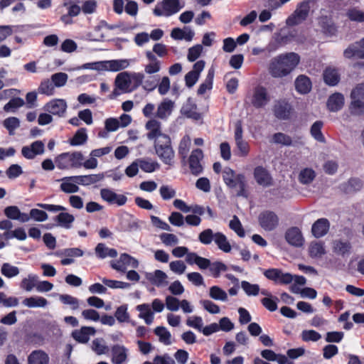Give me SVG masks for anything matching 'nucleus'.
<instances>
[{
	"label": "nucleus",
	"instance_id": "nucleus-41",
	"mask_svg": "<svg viewBox=\"0 0 364 364\" xmlns=\"http://www.w3.org/2000/svg\"><path fill=\"white\" fill-rule=\"evenodd\" d=\"M309 255L312 258H321L326 254L324 243L322 242H311L309 247Z\"/></svg>",
	"mask_w": 364,
	"mask_h": 364
},
{
	"label": "nucleus",
	"instance_id": "nucleus-45",
	"mask_svg": "<svg viewBox=\"0 0 364 364\" xmlns=\"http://www.w3.org/2000/svg\"><path fill=\"white\" fill-rule=\"evenodd\" d=\"M209 296L216 301L225 302L228 300L227 292L218 286H213L210 288Z\"/></svg>",
	"mask_w": 364,
	"mask_h": 364
},
{
	"label": "nucleus",
	"instance_id": "nucleus-52",
	"mask_svg": "<svg viewBox=\"0 0 364 364\" xmlns=\"http://www.w3.org/2000/svg\"><path fill=\"white\" fill-rule=\"evenodd\" d=\"M343 55L346 58H351L353 57H357L358 58H363L360 50V42H355L350 45L343 52Z\"/></svg>",
	"mask_w": 364,
	"mask_h": 364
},
{
	"label": "nucleus",
	"instance_id": "nucleus-7",
	"mask_svg": "<svg viewBox=\"0 0 364 364\" xmlns=\"http://www.w3.org/2000/svg\"><path fill=\"white\" fill-rule=\"evenodd\" d=\"M139 262L134 257L123 253L120 255L119 259L112 261L110 266L112 269L119 272L125 273L128 267L136 269L139 267Z\"/></svg>",
	"mask_w": 364,
	"mask_h": 364
},
{
	"label": "nucleus",
	"instance_id": "nucleus-57",
	"mask_svg": "<svg viewBox=\"0 0 364 364\" xmlns=\"http://www.w3.org/2000/svg\"><path fill=\"white\" fill-rule=\"evenodd\" d=\"M229 228L233 230L240 237L245 236V230L238 217L234 215L229 223Z\"/></svg>",
	"mask_w": 364,
	"mask_h": 364
},
{
	"label": "nucleus",
	"instance_id": "nucleus-33",
	"mask_svg": "<svg viewBox=\"0 0 364 364\" xmlns=\"http://www.w3.org/2000/svg\"><path fill=\"white\" fill-rule=\"evenodd\" d=\"M28 364H48L49 356L42 350H36L28 357Z\"/></svg>",
	"mask_w": 364,
	"mask_h": 364
},
{
	"label": "nucleus",
	"instance_id": "nucleus-29",
	"mask_svg": "<svg viewBox=\"0 0 364 364\" xmlns=\"http://www.w3.org/2000/svg\"><path fill=\"white\" fill-rule=\"evenodd\" d=\"M324 82L330 85L335 86L340 81V74L337 68L333 67H328L323 73Z\"/></svg>",
	"mask_w": 364,
	"mask_h": 364
},
{
	"label": "nucleus",
	"instance_id": "nucleus-9",
	"mask_svg": "<svg viewBox=\"0 0 364 364\" xmlns=\"http://www.w3.org/2000/svg\"><path fill=\"white\" fill-rule=\"evenodd\" d=\"M264 275L269 280L279 284H289L293 282V274L284 272L280 269L271 268L264 272Z\"/></svg>",
	"mask_w": 364,
	"mask_h": 364
},
{
	"label": "nucleus",
	"instance_id": "nucleus-61",
	"mask_svg": "<svg viewBox=\"0 0 364 364\" xmlns=\"http://www.w3.org/2000/svg\"><path fill=\"white\" fill-rule=\"evenodd\" d=\"M302 341L316 342L321 338V335L314 330H304L301 333Z\"/></svg>",
	"mask_w": 364,
	"mask_h": 364
},
{
	"label": "nucleus",
	"instance_id": "nucleus-12",
	"mask_svg": "<svg viewBox=\"0 0 364 364\" xmlns=\"http://www.w3.org/2000/svg\"><path fill=\"white\" fill-rule=\"evenodd\" d=\"M203 159V151L200 149H196L192 151L189 159L188 164L191 172L194 176H198L202 173L203 167L201 161Z\"/></svg>",
	"mask_w": 364,
	"mask_h": 364
},
{
	"label": "nucleus",
	"instance_id": "nucleus-47",
	"mask_svg": "<svg viewBox=\"0 0 364 364\" xmlns=\"http://www.w3.org/2000/svg\"><path fill=\"white\" fill-rule=\"evenodd\" d=\"M1 273L5 277L11 279L18 276L20 273V269L18 267L5 262L1 267Z\"/></svg>",
	"mask_w": 364,
	"mask_h": 364
},
{
	"label": "nucleus",
	"instance_id": "nucleus-51",
	"mask_svg": "<svg viewBox=\"0 0 364 364\" xmlns=\"http://www.w3.org/2000/svg\"><path fill=\"white\" fill-rule=\"evenodd\" d=\"M191 139L188 135H185L178 145V154L183 159H186L190 150Z\"/></svg>",
	"mask_w": 364,
	"mask_h": 364
},
{
	"label": "nucleus",
	"instance_id": "nucleus-64",
	"mask_svg": "<svg viewBox=\"0 0 364 364\" xmlns=\"http://www.w3.org/2000/svg\"><path fill=\"white\" fill-rule=\"evenodd\" d=\"M159 193L164 200H168L176 196V191L172 187L167 185H164L160 187Z\"/></svg>",
	"mask_w": 364,
	"mask_h": 364
},
{
	"label": "nucleus",
	"instance_id": "nucleus-34",
	"mask_svg": "<svg viewBox=\"0 0 364 364\" xmlns=\"http://www.w3.org/2000/svg\"><path fill=\"white\" fill-rule=\"evenodd\" d=\"M274 112L278 119H288L291 112V106L284 101L277 102L274 105Z\"/></svg>",
	"mask_w": 364,
	"mask_h": 364
},
{
	"label": "nucleus",
	"instance_id": "nucleus-21",
	"mask_svg": "<svg viewBox=\"0 0 364 364\" xmlns=\"http://www.w3.org/2000/svg\"><path fill=\"white\" fill-rule=\"evenodd\" d=\"M285 238L289 245L297 247L303 246L304 242L301 232L298 228L289 229L285 234Z\"/></svg>",
	"mask_w": 364,
	"mask_h": 364
},
{
	"label": "nucleus",
	"instance_id": "nucleus-26",
	"mask_svg": "<svg viewBox=\"0 0 364 364\" xmlns=\"http://www.w3.org/2000/svg\"><path fill=\"white\" fill-rule=\"evenodd\" d=\"M174 107V102L169 100H164L157 107L156 117L161 119H166L171 114Z\"/></svg>",
	"mask_w": 364,
	"mask_h": 364
},
{
	"label": "nucleus",
	"instance_id": "nucleus-56",
	"mask_svg": "<svg viewBox=\"0 0 364 364\" xmlns=\"http://www.w3.org/2000/svg\"><path fill=\"white\" fill-rule=\"evenodd\" d=\"M315 177V171L312 168H306L300 171L299 180L303 184H309Z\"/></svg>",
	"mask_w": 364,
	"mask_h": 364
},
{
	"label": "nucleus",
	"instance_id": "nucleus-16",
	"mask_svg": "<svg viewBox=\"0 0 364 364\" xmlns=\"http://www.w3.org/2000/svg\"><path fill=\"white\" fill-rule=\"evenodd\" d=\"M144 276L146 279L157 287H164L168 284L167 274L159 269L152 272H145Z\"/></svg>",
	"mask_w": 364,
	"mask_h": 364
},
{
	"label": "nucleus",
	"instance_id": "nucleus-24",
	"mask_svg": "<svg viewBox=\"0 0 364 364\" xmlns=\"http://www.w3.org/2000/svg\"><path fill=\"white\" fill-rule=\"evenodd\" d=\"M104 70L117 72L127 68L130 65V60L118 59L103 61Z\"/></svg>",
	"mask_w": 364,
	"mask_h": 364
},
{
	"label": "nucleus",
	"instance_id": "nucleus-48",
	"mask_svg": "<svg viewBox=\"0 0 364 364\" xmlns=\"http://www.w3.org/2000/svg\"><path fill=\"white\" fill-rule=\"evenodd\" d=\"M92 350L97 355L106 354L109 351V348L102 338H95L92 341Z\"/></svg>",
	"mask_w": 364,
	"mask_h": 364
},
{
	"label": "nucleus",
	"instance_id": "nucleus-27",
	"mask_svg": "<svg viewBox=\"0 0 364 364\" xmlns=\"http://www.w3.org/2000/svg\"><path fill=\"white\" fill-rule=\"evenodd\" d=\"M195 36L194 31L188 26H185L183 29L174 28L171 32V37L174 40H185L191 41Z\"/></svg>",
	"mask_w": 364,
	"mask_h": 364
},
{
	"label": "nucleus",
	"instance_id": "nucleus-54",
	"mask_svg": "<svg viewBox=\"0 0 364 364\" xmlns=\"http://www.w3.org/2000/svg\"><path fill=\"white\" fill-rule=\"evenodd\" d=\"M323 126L322 121H316L312 124L310 130L311 136L319 142H325V137L321 132Z\"/></svg>",
	"mask_w": 364,
	"mask_h": 364
},
{
	"label": "nucleus",
	"instance_id": "nucleus-14",
	"mask_svg": "<svg viewBox=\"0 0 364 364\" xmlns=\"http://www.w3.org/2000/svg\"><path fill=\"white\" fill-rule=\"evenodd\" d=\"M227 186L233 190L237 196L247 198V184L244 174L238 173L235 180H232Z\"/></svg>",
	"mask_w": 364,
	"mask_h": 364
},
{
	"label": "nucleus",
	"instance_id": "nucleus-15",
	"mask_svg": "<svg viewBox=\"0 0 364 364\" xmlns=\"http://www.w3.org/2000/svg\"><path fill=\"white\" fill-rule=\"evenodd\" d=\"M68 105L65 100L53 99L46 104L44 109L48 113L62 117L66 112Z\"/></svg>",
	"mask_w": 364,
	"mask_h": 364
},
{
	"label": "nucleus",
	"instance_id": "nucleus-46",
	"mask_svg": "<svg viewBox=\"0 0 364 364\" xmlns=\"http://www.w3.org/2000/svg\"><path fill=\"white\" fill-rule=\"evenodd\" d=\"M214 78V70L209 69L205 81L199 86L198 89V95H203L207 90H210L213 87V81Z\"/></svg>",
	"mask_w": 364,
	"mask_h": 364
},
{
	"label": "nucleus",
	"instance_id": "nucleus-35",
	"mask_svg": "<svg viewBox=\"0 0 364 364\" xmlns=\"http://www.w3.org/2000/svg\"><path fill=\"white\" fill-rule=\"evenodd\" d=\"M22 304L28 308H44L48 305V301L44 297L33 296L24 299Z\"/></svg>",
	"mask_w": 364,
	"mask_h": 364
},
{
	"label": "nucleus",
	"instance_id": "nucleus-43",
	"mask_svg": "<svg viewBox=\"0 0 364 364\" xmlns=\"http://www.w3.org/2000/svg\"><path fill=\"white\" fill-rule=\"evenodd\" d=\"M138 162L141 169L146 173H152L160 168V164L151 159H138Z\"/></svg>",
	"mask_w": 364,
	"mask_h": 364
},
{
	"label": "nucleus",
	"instance_id": "nucleus-30",
	"mask_svg": "<svg viewBox=\"0 0 364 364\" xmlns=\"http://www.w3.org/2000/svg\"><path fill=\"white\" fill-rule=\"evenodd\" d=\"M136 309L139 312V317L143 319L147 325L153 323L154 315L149 304H139L136 306Z\"/></svg>",
	"mask_w": 364,
	"mask_h": 364
},
{
	"label": "nucleus",
	"instance_id": "nucleus-39",
	"mask_svg": "<svg viewBox=\"0 0 364 364\" xmlns=\"http://www.w3.org/2000/svg\"><path fill=\"white\" fill-rule=\"evenodd\" d=\"M295 87L298 92L306 94L311 89V82L308 77L299 75L295 80Z\"/></svg>",
	"mask_w": 364,
	"mask_h": 364
},
{
	"label": "nucleus",
	"instance_id": "nucleus-31",
	"mask_svg": "<svg viewBox=\"0 0 364 364\" xmlns=\"http://www.w3.org/2000/svg\"><path fill=\"white\" fill-rule=\"evenodd\" d=\"M181 114L188 118H191L195 120L201 119V115L196 112V105L193 103L191 98H188L186 102L181 108Z\"/></svg>",
	"mask_w": 364,
	"mask_h": 364
},
{
	"label": "nucleus",
	"instance_id": "nucleus-13",
	"mask_svg": "<svg viewBox=\"0 0 364 364\" xmlns=\"http://www.w3.org/2000/svg\"><path fill=\"white\" fill-rule=\"evenodd\" d=\"M44 152L45 144L41 140L35 141L21 149V154L26 159H33L38 155H43Z\"/></svg>",
	"mask_w": 364,
	"mask_h": 364
},
{
	"label": "nucleus",
	"instance_id": "nucleus-4",
	"mask_svg": "<svg viewBox=\"0 0 364 364\" xmlns=\"http://www.w3.org/2000/svg\"><path fill=\"white\" fill-rule=\"evenodd\" d=\"M83 156L80 151L65 152L55 158V164L60 170L78 168L82 166Z\"/></svg>",
	"mask_w": 364,
	"mask_h": 364
},
{
	"label": "nucleus",
	"instance_id": "nucleus-50",
	"mask_svg": "<svg viewBox=\"0 0 364 364\" xmlns=\"http://www.w3.org/2000/svg\"><path fill=\"white\" fill-rule=\"evenodd\" d=\"M114 318L119 323H129L130 321V316L127 304H123L117 307L114 313Z\"/></svg>",
	"mask_w": 364,
	"mask_h": 364
},
{
	"label": "nucleus",
	"instance_id": "nucleus-6",
	"mask_svg": "<svg viewBox=\"0 0 364 364\" xmlns=\"http://www.w3.org/2000/svg\"><path fill=\"white\" fill-rule=\"evenodd\" d=\"M311 0H306L299 3L295 11L287 18L286 23L289 26L299 25L308 17Z\"/></svg>",
	"mask_w": 364,
	"mask_h": 364
},
{
	"label": "nucleus",
	"instance_id": "nucleus-42",
	"mask_svg": "<svg viewBox=\"0 0 364 364\" xmlns=\"http://www.w3.org/2000/svg\"><path fill=\"white\" fill-rule=\"evenodd\" d=\"M38 279L37 274H28L26 277L21 280L20 287L26 291H31L33 288L36 289Z\"/></svg>",
	"mask_w": 364,
	"mask_h": 364
},
{
	"label": "nucleus",
	"instance_id": "nucleus-3",
	"mask_svg": "<svg viewBox=\"0 0 364 364\" xmlns=\"http://www.w3.org/2000/svg\"><path fill=\"white\" fill-rule=\"evenodd\" d=\"M199 242L204 245H209L213 242L218 248L225 253L231 252L232 247L225 234L221 232H213L210 228H207L200 232L198 235Z\"/></svg>",
	"mask_w": 364,
	"mask_h": 364
},
{
	"label": "nucleus",
	"instance_id": "nucleus-38",
	"mask_svg": "<svg viewBox=\"0 0 364 364\" xmlns=\"http://www.w3.org/2000/svg\"><path fill=\"white\" fill-rule=\"evenodd\" d=\"M60 190L66 193H74L79 191V187L75 183V176L65 177L61 179Z\"/></svg>",
	"mask_w": 364,
	"mask_h": 364
},
{
	"label": "nucleus",
	"instance_id": "nucleus-40",
	"mask_svg": "<svg viewBox=\"0 0 364 364\" xmlns=\"http://www.w3.org/2000/svg\"><path fill=\"white\" fill-rule=\"evenodd\" d=\"M88 139L86 128L79 129L74 134L73 138L69 140V143L73 146H77L85 144Z\"/></svg>",
	"mask_w": 364,
	"mask_h": 364
},
{
	"label": "nucleus",
	"instance_id": "nucleus-58",
	"mask_svg": "<svg viewBox=\"0 0 364 364\" xmlns=\"http://www.w3.org/2000/svg\"><path fill=\"white\" fill-rule=\"evenodd\" d=\"M38 90L41 94L50 96L54 94L55 86L52 81L48 79H46L41 82Z\"/></svg>",
	"mask_w": 364,
	"mask_h": 364
},
{
	"label": "nucleus",
	"instance_id": "nucleus-49",
	"mask_svg": "<svg viewBox=\"0 0 364 364\" xmlns=\"http://www.w3.org/2000/svg\"><path fill=\"white\" fill-rule=\"evenodd\" d=\"M341 187L344 192L350 193L360 190L362 183L358 178H351L347 183L341 184Z\"/></svg>",
	"mask_w": 364,
	"mask_h": 364
},
{
	"label": "nucleus",
	"instance_id": "nucleus-2",
	"mask_svg": "<svg viewBox=\"0 0 364 364\" xmlns=\"http://www.w3.org/2000/svg\"><path fill=\"white\" fill-rule=\"evenodd\" d=\"M300 57L295 53L279 55L269 64V71L274 77H282L289 74L299 63Z\"/></svg>",
	"mask_w": 364,
	"mask_h": 364
},
{
	"label": "nucleus",
	"instance_id": "nucleus-62",
	"mask_svg": "<svg viewBox=\"0 0 364 364\" xmlns=\"http://www.w3.org/2000/svg\"><path fill=\"white\" fill-rule=\"evenodd\" d=\"M181 300L177 297L168 295L165 299V306L170 311H177L179 310Z\"/></svg>",
	"mask_w": 364,
	"mask_h": 364
},
{
	"label": "nucleus",
	"instance_id": "nucleus-60",
	"mask_svg": "<svg viewBox=\"0 0 364 364\" xmlns=\"http://www.w3.org/2000/svg\"><path fill=\"white\" fill-rule=\"evenodd\" d=\"M102 283L111 288V289H127L131 287V284L128 282L112 280L106 278H103L102 279Z\"/></svg>",
	"mask_w": 364,
	"mask_h": 364
},
{
	"label": "nucleus",
	"instance_id": "nucleus-11",
	"mask_svg": "<svg viewBox=\"0 0 364 364\" xmlns=\"http://www.w3.org/2000/svg\"><path fill=\"white\" fill-rule=\"evenodd\" d=\"M100 196L103 200L109 205H124L127 201V197L123 194H118L109 188H102Z\"/></svg>",
	"mask_w": 364,
	"mask_h": 364
},
{
	"label": "nucleus",
	"instance_id": "nucleus-20",
	"mask_svg": "<svg viewBox=\"0 0 364 364\" xmlns=\"http://www.w3.org/2000/svg\"><path fill=\"white\" fill-rule=\"evenodd\" d=\"M4 215L10 220H18L21 223H26L30 220L27 213H21L20 209L15 205L6 207L4 210Z\"/></svg>",
	"mask_w": 364,
	"mask_h": 364
},
{
	"label": "nucleus",
	"instance_id": "nucleus-18",
	"mask_svg": "<svg viewBox=\"0 0 364 364\" xmlns=\"http://www.w3.org/2000/svg\"><path fill=\"white\" fill-rule=\"evenodd\" d=\"M254 178L256 182L263 187H268L272 184V178L270 174L262 166H257L254 169Z\"/></svg>",
	"mask_w": 364,
	"mask_h": 364
},
{
	"label": "nucleus",
	"instance_id": "nucleus-19",
	"mask_svg": "<svg viewBox=\"0 0 364 364\" xmlns=\"http://www.w3.org/2000/svg\"><path fill=\"white\" fill-rule=\"evenodd\" d=\"M116 87L123 92H129L132 89L131 73L128 72H122L119 73L115 78Z\"/></svg>",
	"mask_w": 364,
	"mask_h": 364
},
{
	"label": "nucleus",
	"instance_id": "nucleus-23",
	"mask_svg": "<svg viewBox=\"0 0 364 364\" xmlns=\"http://www.w3.org/2000/svg\"><path fill=\"white\" fill-rule=\"evenodd\" d=\"M96 330L94 327L83 326L80 329L75 330L72 333L73 338L79 343H86L90 340V336L95 335Z\"/></svg>",
	"mask_w": 364,
	"mask_h": 364
},
{
	"label": "nucleus",
	"instance_id": "nucleus-8",
	"mask_svg": "<svg viewBox=\"0 0 364 364\" xmlns=\"http://www.w3.org/2000/svg\"><path fill=\"white\" fill-rule=\"evenodd\" d=\"M247 97L250 99L251 105L255 108L264 107L270 101V96L267 89L260 85L255 87L252 94Z\"/></svg>",
	"mask_w": 364,
	"mask_h": 364
},
{
	"label": "nucleus",
	"instance_id": "nucleus-22",
	"mask_svg": "<svg viewBox=\"0 0 364 364\" xmlns=\"http://www.w3.org/2000/svg\"><path fill=\"white\" fill-rule=\"evenodd\" d=\"M329 228V221L326 218H320L313 224L311 232L315 237L320 238L328 233Z\"/></svg>",
	"mask_w": 364,
	"mask_h": 364
},
{
	"label": "nucleus",
	"instance_id": "nucleus-32",
	"mask_svg": "<svg viewBox=\"0 0 364 364\" xmlns=\"http://www.w3.org/2000/svg\"><path fill=\"white\" fill-rule=\"evenodd\" d=\"M103 178V173L75 176V183L82 186H90L102 181Z\"/></svg>",
	"mask_w": 364,
	"mask_h": 364
},
{
	"label": "nucleus",
	"instance_id": "nucleus-59",
	"mask_svg": "<svg viewBox=\"0 0 364 364\" xmlns=\"http://www.w3.org/2000/svg\"><path fill=\"white\" fill-rule=\"evenodd\" d=\"M350 111L352 114L362 115L364 114V101L361 99L351 100Z\"/></svg>",
	"mask_w": 364,
	"mask_h": 364
},
{
	"label": "nucleus",
	"instance_id": "nucleus-10",
	"mask_svg": "<svg viewBox=\"0 0 364 364\" xmlns=\"http://www.w3.org/2000/svg\"><path fill=\"white\" fill-rule=\"evenodd\" d=\"M258 220L261 228L265 231H272L279 225V218L277 215L270 210L262 212L258 217Z\"/></svg>",
	"mask_w": 364,
	"mask_h": 364
},
{
	"label": "nucleus",
	"instance_id": "nucleus-36",
	"mask_svg": "<svg viewBox=\"0 0 364 364\" xmlns=\"http://www.w3.org/2000/svg\"><path fill=\"white\" fill-rule=\"evenodd\" d=\"M96 256L100 259L109 257H116L117 251L114 248H109L104 243H99L95 249Z\"/></svg>",
	"mask_w": 364,
	"mask_h": 364
},
{
	"label": "nucleus",
	"instance_id": "nucleus-5",
	"mask_svg": "<svg viewBox=\"0 0 364 364\" xmlns=\"http://www.w3.org/2000/svg\"><path fill=\"white\" fill-rule=\"evenodd\" d=\"M183 7L179 0H163L156 4L153 14L156 16L169 17L178 13Z\"/></svg>",
	"mask_w": 364,
	"mask_h": 364
},
{
	"label": "nucleus",
	"instance_id": "nucleus-55",
	"mask_svg": "<svg viewBox=\"0 0 364 364\" xmlns=\"http://www.w3.org/2000/svg\"><path fill=\"white\" fill-rule=\"evenodd\" d=\"M4 127L8 130L9 135H14L15 130L20 127V120L15 117H10L3 122Z\"/></svg>",
	"mask_w": 364,
	"mask_h": 364
},
{
	"label": "nucleus",
	"instance_id": "nucleus-25",
	"mask_svg": "<svg viewBox=\"0 0 364 364\" xmlns=\"http://www.w3.org/2000/svg\"><path fill=\"white\" fill-rule=\"evenodd\" d=\"M344 101V97L341 93H333L327 100V108L330 112H336L343 108Z\"/></svg>",
	"mask_w": 364,
	"mask_h": 364
},
{
	"label": "nucleus",
	"instance_id": "nucleus-28",
	"mask_svg": "<svg viewBox=\"0 0 364 364\" xmlns=\"http://www.w3.org/2000/svg\"><path fill=\"white\" fill-rule=\"evenodd\" d=\"M112 363L114 364H124L127 359L128 350L123 346L116 345L112 347Z\"/></svg>",
	"mask_w": 364,
	"mask_h": 364
},
{
	"label": "nucleus",
	"instance_id": "nucleus-53",
	"mask_svg": "<svg viewBox=\"0 0 364 364\" xmlns=\"http://www.w3.org/2000/svg\"><path fill=\"white\" fill-rule=\"evenodd\" d=\"M241 288L248 296H256L260 291L259 286L247 281L241 282Z\"/></svg>",
	"mask_w": 364,
	"mask_h": 364
},
{
	"label": "nucleus",
	"instance_id": "nucleus-44",
	"mask_svg": "<svg viewBox=\"0 0 364 364\" xmlns=\"http://www.w3.org/2000/svg\"><path fill=\"white\" fill-rule=\"evenodd\" d=\"M154 332L159 337V341L164 345L169 346L172 343L171 334L164 326H157Z\"/></svg>",
	"mask_w": 364,
	"mask_h": 364
},
{
	"label": "nucleus",
	"instance_id": "nucleus-1",
	"mask_svg": "<svg viewBox=\"0 0 364 364\" xmlns=\"http://www.w3.org/2000/svg\"><path fill=\"white\" fill-rule=\"evenodd\" d=\"M145 128L147 130L146 138L154 141V148L157 156L164 164L173 166L175 152L170 136L162 131L161 123L151 119L146 123Z\"/></svg>",
	"mask_w": 364,
	"mask_h": 364
},
{
	"label": "nucleus",
	"instance_id": "nucleus-63",
	"mask_svg": "<svg viewBox=\"0 0 364 364\" xmlns=\"http://www.w3.org/2000/svg\"><path fill=\"white\" fill-rule=\"evenodd\" d=\"M59 299L63 304L70 306L73 310H76L79 308V300L71 295L61 294Z\"/></svg>",
	"mask_w": 364,
	"mask_h": 364
},
{
	"label": "nucleus",
	"instance_id": "nucleus-37",
	"mask_svg": "<svg viewBox=\"0 0 364 364\" xmlns=\"http://www.w3.org/2000/svg\"><path fill=\"white\" fill-rule=\"evenodd\" d=\"M58 225L65 229H70L75 220V217L68 213L61 212L54 218Z\"/></svg>",
	"mask_w": 364,
	"mask_h": 364
},
{
	"label": "nucleus",
	"instance_id": "nucleus-17",
	"mask_svg": "<svg viewBox=\"0 0 364 364\" xmlns=\"http://www.w3.org/2000/svg\"><path fill=\"white\" fill-rule=\"evenodd\" d=\"M352 245L349 240L345 239H336L332 242V250L342 257L349 255L351 252Z\"/></svg>",
	"mask_w": 364,
	"mask_h": 364
}]
</instances>
